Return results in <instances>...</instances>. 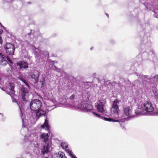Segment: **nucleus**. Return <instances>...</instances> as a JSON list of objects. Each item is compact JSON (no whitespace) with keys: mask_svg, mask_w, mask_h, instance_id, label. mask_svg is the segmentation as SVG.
<instances>
[{"mask_svg":"<svg viewBox=\"0 0 158 158\" xmlns=\"http://www.w3.org/2000/svg\"><path fill=\"white\" fill-rule=\"evenodd\" d=\"M65 151L66 152L69 153L70 156L73 158L74 157L75 155H73L72 152L69 149H67Z\"/></svg>","mask_w":158,"mask_h":158,"instance_id":"obj_29","label":"nucleus"},{"mask_svg":"<svg viewBox=\"0 0 158 158\" xmlns=\"http://www.w3.org/2000/svg\"><path fill=\"white\" fill-rule=\"evenodd\" d=\"M123 111L124 115L128 117L131 116V107L124 106Z\"/></svg>","mask_w":158,"mask_h":158,"instance_id":"obj_18","label":"nucleus"},{"mask_svg":"<svg viewBox=\"0 0 158 158\" xmlns=\"http://www.w3.org/2000/svg\"><path fill=\"white\" fill-rule=\"evenodd\" d=\"M119 124H120V125H122V124H121L120 123H119Z\"/></svg>","mask_w":158,"mask_h":158,"instance_id":"obj_53","label":"nucleus"},{"mask_svg":"<svg viewBox=\"0 0 158 158\" xmlns=\"http://www.w3.org/2000/svg\"><path fill=\"white\" fill-rule=\"evenodd\" d=\"M46 85L45 80H43L41 82V87H44Z\"/></svg>","mask_w":158,"mask_h":158,"instance_id":"obj_33","label":"nucleus"},{"mask_svg":"<svg viewBox=\"0 0 158 158\" xmlns=\"http://www.w3.org/2000/svg\"><path fill=\"white\" fill-rule=\"evenodd\" d=\"M18 78L20 80L22 79V77L21 76H19L18 77Z\"/></svg>","mask_w":158,"mask_h":158,"instance_id":"obj_39","label":"nucleus"},{"mask_svg":"<svg viewBox=\"0 0 158 158\" xmlns=\"http://www.w3.org/2000/svg\"><path fill=\"white\" fill-rule=\"evenodd\" d=\"M139 56H140V60H141V59H142V58H141V56H140V55H139Z\"/></svg>","mask_w":158,"mask_h":158,"instance_id":"obj_48","label":"nucleus"},{"mask_svg":"<svg viewBox=\"0 0 158 158\" xmlns=\"http://www.w3.org/2000/svg\"><path fill=\"white\" fill-rule=\"evenodd\" d=\"M38 136L37 135V133H35L34 134H33L31 135L30 137H33V140H32L31 141V143H32V142L33 141H36V140H37V138H38Z\"/></svg>","mask_w":158,"mask_h":158,"instance_id":"obj_25","label":"nucleus"},{"mask_svg":"<svg viewBox=\"0 0 158 158\" xmlns=\"http://www.w3.org/2000/svg\"><path fill=\"white\" fill-rule=\"evenodd\" d=\"M16 158H31V156L30 152H25L20 157L17 156Z\"/></svg>","mask_w":158,"mask_h":158,"instance_id":"obj_24","label":"nucleus"},{"mask_svg":"<svg viewBox=\"0 0 158 158\" xmlns=\"http://www.w3.org/2000/svg\"><path fill=\"white\" fill-rule=\"evenodd\" d=\"M61 146L64 149H66L68 146V144L66 142H62L61 143Z\"/></svg>","mask_w":158,"mask_h":158,"instance_id":"obj_28","label":"nucleus"},{"mask_svg":"<svg viewBox=\"0 0 158 158\" xmlns=\"http://www.w3.org/2000/svg\"><path fill=\"white\" fill-rule=\"evenodd\" d=\"M31 34V33H28V35H30Z\"/></svg>","mask_w":158,"mask_h":158,"instance_id":"obj_51","label":"nucleus"},{"mask_svg":"<svg viewBox=\"0 0 158 158\" xmlns=\"http://www.w3.org/2000/svg\"><path fill=\"white\" fill-rule=\"evenodd\" d=\"M136 115H141L144 114V113L143 112L141 111H135Z\"/></svg>","mask_w":158,"mask_h":158,"instance_id":"obj_31","label":"nucleus"},{"mask_svg":"<svg viewBox=\"0 0 158 158\" xmlns=\"http://www.w3.org/2000/svg\"><path fill=\"white\" fill-rule=\"evenodd\" d=\"M17 65L21 69H26L28 67V64L27 62L24 60H22L18 62L17 63Z\"/></svg>","mask_w":158,"mask_h":158,"instance_id":"obj_16","label":"nucleus"},{"mask_svg":"<svg viewBox=\"0 0 158 158\" xmlns=\"http://www.w3.org/2000/svg\"><path fill=\"white\" fill-rule=\"evenodd\" d=\"M73 158H77L76 156H75L74 157H73Z\"/></svg>","mask_w":158,"mask_h":158,"instance_id":"obj_50","label":"nucleus"},{"mask_svg":"<svg viewBox=\"0 0 158 158\" xmlns=\"http://www.w3.org/2000/svg\"><path fill=\"white\" fill-rule=\"evenodd\" d=\"M139 109L145 111L148 114H150L154 110V106L151 102H145L138 106Z\"/></svg>","mask_w":158,"mask_h":158,"instance_id":"obj_3","label":"nucleus"},{"mask_svg":"<svg viewBox=\"0 0 158 158\" xmlns=\"http://www.w3.org/2000/svg\"><path fill=\"white\" fill-rule=\"evenodd\" d=\"M20 111H21V113H22V111H21V110H20Z\"/></svg>","mask_w":158,"mask_h":158,"instance_id":"obj_56","label":"nucleus"},{"mask_svg":"<svg viewBox=\"0 0 158 158\" xmlns=\"http://www.w3.org/2000/svg\"><path fill=\"white\" fill-rule=\"evenodd\" d=\"M25 84L27 87L29 89H30L31 87L30 85L27 82Z\"/></svg>","mask_w":158,"mask_h":158,"instance_id":"obj_36","label":"nucleus"},{"mask_svg":"<svg viewBox=\"0 0 158 158\" xmlns=\"http://www.w3.org/2000/svg\"><path fill=\"white\" fill-rule=\"evenodd\" d=\"M36 144H34V146L35 147H37L38 146V145L36 142Z\"/></svg>","mask_w":158,"mask_h":158,"instance_id":"obj_38","label":"nucleus"},{"mask_svg":"<svg viewBox=\"0 0 158 158\" xmlns=\"http://www.w3.org/2000/svg\"><path fill=\"white\" fill-rule=\"evenodd\" d=\"M49 133H41L40 135V138L44 143H47L49 141H51L49 139Z\"/></svg>","mask_w":158,"mask_h":158,"instance_id":"obj_15","label":"nucleus"},{"mask_svg":"<svg viewBox=\"0 0 158 158\" xmlns=\"http://www.w3.org/2000/svg\"><path fill=\"white\" fill-rule=\"evenodd\" d=\"M93 114L95 115L96 117H98L99 118H100L104 119V120L108 121L109 122H118V120H115L110 118H107L106 117H104L98 114L97 113L93 112Z\"/></svg>","mask_w":158,"mask_h":158,"instance_id":"obj_17","label":"nucleus"},{"mask_svg":"<svg viewBox=\"0 0 158 158\" xmlns=\"http://www.w3.org/2000/svg\"><path fill=\"white\" fill-rule=\"evenodd\" d=\"M136 75L139 78V81H142L145 82L147 81L151 84L155 83V84L158 83V75H156L153 77H148V76H143L142 74H138L136 73Z\"/></svg>","mask_w":158,"mask_h":158,"instance_id":"obj_2","label":"nucleus"},{"mask_svg":"<svg viewBox=\"0 0 158 158\" xmlns=\"http://www.w3.org/2000/svg\"><path fill=\"white\" fill-rule=\"evenodd\" d=\"M93 47H91V48H90V50H93Z\"/></svg>","mask_w":158,"mask_h":158,"instance_id":"obj_46","label":"nucleus"},{"mask_svg":"<svg viewBox=\"0 0 158 158\" xmlns=\"http://www.w3.org/2000/svg\"><path fill=\"white\" fill-rule=\"evenodd\" d=\"M41 62H43V63H44V60L43 59H42L41 60Z\"/></svg>","mask_w":158,"mask_h":158,"instance_id":"obj_41","label":"nucleus"},{"mask_svg":"<svg viewBox=\"0 0 158 158\" xmlns=\"http://www.w3.org/2000/svg\"><path fill=\"white\" fill-rule=\"evenodd\" d=\"M104 103L103 102L99 101L97 103L96 106L98 112L105 115L106 114V111L104 109Z\"/></svg>","mask_w":158,"mask_h":158,"instance_id":"obj_10","label":"nucleus"},{"mask_svg":"<svg viewBox=\"0 0 158 158\" xmlns=\"http://www.w3.org/2000/svg\"><path fill=\"white\" fill-rule=\"evenodd\" d=\"M23 82L24 84H25L27 82L24 80V81H23Z\"/></svg>","mask_w":158,"mask_h":158,"instance_id":"obj_42","label":"nucleus"},{"mask_svg":"<svg viewBox=\"0 0 158 158\" xmlns=\"http://www.w3.org/2000/svg\"><path fill=\"white\" fill-rule=\"evenodd\" d=\"M4 48L7 54L10 55H14L15 48L13 44L10 43H6Z\"/></svg>","mask_w":158,"mask_h":158,"instance_id":"obj_6","label":"nucleus"},{"mask_svg":"<svg viewBox=\"0 0 158 158\" xmlns=\"http://www.w3.org/2000/svg\"><path fill=\"white\" fill-rule=\"evenodd\" d=\"M2 37L0 36V44H2Z\"/></svg>","mask_w":158,"mask_h":158,"instance_id":"obj_37","label":"nucleus"},{"mask_svg":"<svg viewBox=\"0 0 158 158\" xmlns=\"http://www.w3.org/2000/svg\"><path fill=\"white\" fill-rule=\"evenodd\" d=\"M106 14V15L107 17L108 18L109 17V15L107 13Z\"/></svg>","mask_w":158,"mask_h":158,"instance_id":"obj_45","label":"nucleus"},{"mask_svg":"<svg viewBox=\"0 0 158 158\" xmlns=\"http://www.w3.org/2000/svg\"><path fill=\"white\" fill-rule=\"evenodd\" d=\"M10 88L9 89V91H6L7 94L10 95L11 97L14 96L15 94V91L14 90L15 86L12 83H9Z\"/></svg>","mask_w":158,"mask_h":158,"instance_id":"obj_20","label":"nucleus"},{"mask_svg":"<svg viewBox=\"0 0 158 158\" xmlns=\"http://www.w3.org/2000/svg\"><path fill=\"white\" fill-rule=\"evenodd\" d=\"M41 127L42 129H44L46 131L49 130L50 127L48 124V120L47 118L45 119L44 123L41 125Z\"/></svg>","mask_w":158,"mask_h":158,"instance_id":"obj_22","label":"nucleus"},{"mask_svg":"<svg viewBox=\"0 0 158 158\" xmlns=\"http://www.w3.org/2000/svg\"><path fill=\"white\" fill-rule=\"evenodd\" d=\"M20 81L23 82V81H24V79L22 78V79L20 80Z\"/></svg>","mask_w":158,"mask_h":158,"instance_id":"obj_40","label":"nucleus"},{"mask_svg":"<svg viewBox=\"0 0 158 158\" xmlns=\"http://www.w3.org/2000/svg\"><path fill=\"white\" fill-rule=\"evenodd\" d=\"M33 47H34L35 50H35L34 51V54L35 56H37L39 54L40 55L41 54H43V56L44 55L45 56L48 55V56L49 55L48 52H46L45 53L43 52V51L40 50L38 48H36L34 46H33Z\"/></svg>","mask_w":158,"mask_h":158,"instance_id":"obj_21","label":"nucleus"},{"mask_svg":"<svg viewBox=\"0 0 158 158\" xmlns=\"http://www.w3.org/2000/svg\"><path fill=\"white\" fill-rule=\"evenodd\" d=\"M22 121L23 122V127L21 130V133L23 135H26L28 131V129L25 126L24 124L23 120V118H22Z\"/></svg>","mask_w":158,"mask_h":158,"instance_id":"obj_23","label":"nucleus"},{"mask_svg":"<svg viewBox=\"0 0 158 158\" xmlns=\"http://www.w3.org/2000/svg\"><path fill=\"white\" fill-rule=\"evenodd\" d=\"M51 61L52 63V64H50L49 66L48 67L46 64H45V66H44L45 68H46L47 69L49 70L51 69H54L55 71H56L58 72H60L61 73H65L64 71L62 70L61 69H59L56 67L54 65V64L56 62V61H52L51 60Z\"/></svg>","mask_w":158,"mask_h":158,"instance_id":"obj_12","label":"nucleus"},{"mask_svg":"<svg viewBox=\"0 0 158 158\" xmlns=\"http://www.w3.org/2000/svg\"><path fill=\"white\" fill-rule=\"evenodd\" d=\"M57 157L59 158H67L65 155V153L63 152H59L58 154L57 155Z\"/></svg>","mask_w":158,"mask_h":158,"instance_id":"obj_27","label":"nucleus"},{"mask_svg":"<svg viewBox=\"0 0 158 158\" xmlns=\"http://www.w3.org/2000/svg\"><path fill=\"white\" fill-rule=\"evenodd\" d=\"M24 137V138L23 140L24 143H25L27 141H28V139L27 137L26 136V135H23Z\"/></svg>","mask_w":158,"mask_h":158,"instance_id":"obj_34","label":"nucleus"},{"mask_svg":"<svg viewBox=\"0 0 158 158\" xmlns=\"http://www.w3.org/2000/svg\"><path fill=\"white\" fill-rule=\"evenodd\" d=\"M139 82L138 80L135 81L134 83V85L131 84L129 80L125 81L124 82V85H125L124 88L126 89L127 88H133V86H137L138 85Z\"/></svg>","mask_w":158,"mask_h":158,"instance_id":"obj_14","label":"nucleus"},{"mask_svg":"<svg viewBox=\"0 0 158 158\" xmlns=\"http://www.w3.org/2000/svg\"><path fill=\"white\" fill-rule=\"evenodd\" d=\"M45 158H48V157H45Z\"/></svg>","mask_w":158,"mask_h":158,"instance_id":"obj_54","label":"nucleus"},{"mask_svg":"<svg viewBox=\"0 0 158 158\" xmlns=\"http://www.w3.org/2000/svg\"><path fill=\"white\" fill-rule=\"evenodd\" d=\"M77 107L85 112H90L93 114V106L88 101H83L80 104L78 105Z\"/></svg>","mask_w":158,"mask_h":158,"instance_id":"obj_4","label":"nucleus"},{"mask_svg":"<svg viewBox=\"0 0 158 158\" xmlns=\"http://www.w3.org/2000/svg\"><path fill=\"white\" fill-rule=\"evenodd\" d=\"M108 85L109 86H110V85H112V83H109Z\"/></svg>","mask_w":158,"mask_h":158,"instance_id":"obj_44","label":"nucleus"},{"mask_svg":"<svg viewBox=\"0 0 158 158\" xmlns=\"http://www.w3.org/2000/svg\"><path fill=\"white\" fill-rule=\"evenodd\" d=\"M42 102L38 99L32 100L30 102L31 109L35 111L36 117L37 119L46 114V112L42 109Z\"/></svg>","mask_w":158,"mask_h":158,"instance_id":"obj_1","label":"nucleus"},{"mask_svg":"<svg viewBox=\"0 0 158 158\" xmlns=\"http://www.w3.org/2000/svg\"><path fill=\"white\" fill-rule=\"evenodd\" d=\"M156 18H158V17L156 16Z\"/></svg>","mask_w":158,"mask_h":158,"instance_id":"obj_55","label":"nucleus"},{"mask_svg":"<svg viewBox=\"0 0 158 158\" xmlns=\"http://www.w3.org/2000/svg\"><path fill=\"white\" fill-rule=\"evenodd\" d=\"M42 150V153L44 155L45 154L48 153L51 149L52 142L51 141H49L47 143H44Z\"/></svg>","mask_w":158,"mask_h":158,"instance_id":"obj_8","label":"nucleus"},{"mask_svg":"<svg viewBox=\"0 0 158 158\" xmlns=\"http://www.w3.org/2000/svg\"><path fill=\"white\" fill-rule=\"evenodd\" d=\"M0 32L1 33H2V32H3V31H2V30H1V31H0Z\"/></svg>","mask_w":158,"mask_h":158,"instance_id":"obj_49","label":"nucleus"},{"mask_svg":"<svg viewBox=\"0 0 158 158\" xmlns=\"http://www.w3.org/2000/svg\"><path fill=\"white\" fill-rule=\"evenodd\" d=\"M119 103V101L118 99L114 100L111 104L110 108L111 114L114 115V116L116 117L118 116V114L119 111L118 104Z\"/></svg>","mask_w":158,"mask_h":158,"instance_id":"obj_5","label":"nucleus"},{"mask_svg":"<svg viewBox=\"0 0 158 158\" xmlns=\"http://www.w3.org/2000/svg\"><path fill=\"white\" fill-rule=\"evenodd\" d=\"M23 82L24 84H25L27 82L24 80V81H23Z\"/></svg>","mask_w":158,"mask_h":158,"instance_id":"obj_43","label":"nucleus"},{"mask_svg":"<svg viewBox=\"0 0 158 158\" xmlns=\"http://www.w3.org/2000/svg\"><path fill=\"white\" fill-rule=\"evenodd\" d=\"M121 85V84H119V85L120 86V87H121V85Z\"/></svg>","mask_w":158,"mask_h":158,"instance_id":"obj_52","label":"nucleus"},{"mask_svg":"<svg viewBox=\"0 0 158 158\" xmlns=\"http://www.w3.org/2000/svg\"><path fill=\"white\" fill-rule=\"evenodd\" d=\"M0 26H1L2 28H3L5 31H6V28L5 27H4L2 25V23H0Z\"/></svg>","mask_w":158,"mask_h":158,"instance_id":"obj_35","label":"nucleus"},{"mask_svg":"<svg viewBox=\"0 0 158 158\" xmlns=\"http://www.w3.org/2000/svg\"><path fill=\"white\" fill-rule=\"evenodd\" d=\"M151 44L150 40V37L144 36L142 40V48H145L146 49L150 48Z\"/></svg>","mask_w":158,"mask_h":158,"instance_id":"obj_9","label":"nucleus"},{"mask_svg":"<svg viewBox=\"0 0 158 158\" xmlns=\"http://www.w3.org/2000/svg\"><path fill=\"white\" fill-rule=\"evenodd\" d=\"M8 61L10 63H12V61L8 56H5L0 52V64L2 66H6Z\"/></svg>","mask_w":158,"mask_h":158,"instance_id":"obj_7","label":"nucleus"},{"mask_svg":"<svg viewBox=\"0 0 158 158\" xmlns=\"http://www.w3.org/2000/svg\"><path fill=\"white\" fill-rule=\"evenodd\" d=\"M0 115H2V116H3V114H2V113H0Z\"/></svg>","mask_w":158,"mask_h":158,"instance_id":"obj_47","label":"nucleus"},{"mask_svg":"<svg viewBox=\"0 0 158 158\" xmlns=\"http://www.w3.org/2000/svg\"><path fill=\"white\" fill-rule=\"evenodd\" d=\"M154 94L156 98V103H154L156 107L158 108V91H155L154 92Z\"/></svg>","mask_w":158,"mask_h":158,"instance_id":"obj_26","label":"nucleus"},{"mask_svg":"<svg viewBox=\"0 0 158 158\" xmlns=\"http://www.w3.org/2000/svg\"><path fill=\"white\" fill-rule=\"evenodd\" d=\"M21 95L22 99L24 102L27 101L29 96V92L26 88L22 87L21 89Z\"/></svg>","mask_w":158,"mask_h":158,"instance_id":"obj_11","label":"nucleus"},{"mask_svg":"<svg viewBox=\"0 0 158 158\" xmlns=\"http://www.w3.org/2000/svg\"><path fill=\"white\" fill-rule=\"evenodd\" d=\"M40 73L38 70L34 71L33 73L31 75V77L34 83L38 82L40 76Z\"/></svg>","mask_w":158,"mask_h":158,"instance_id":"obj_13","label":"nucleus"},{"mask_svg":"<svg viewBox=\"0 0 158 158\" xmlns=\"http://www.w3.org/2000/svg\"><path fill=\"white\" fill-rule=\"evenodd\" d=\"M149 53V55H151L153 57V60L154 61V62H155L154 60L155 59H156V58H154L155 57V55L154 54V52H153V51L151 50Z\"/></svg>","mask_w":158,"mask_h":158,"instance_id":"obj_32","label":"nucleus"},{"mask_svg":"<svg viewBox=\"0 0 158 158\" xmlns=\"http://www.w3.org/2000/svg\"><path fill=\"white\" fill-rule=\"evenodd\" d=\"M78 99L76 97L75 94H73L71 95L69 98V101L70 104L76 105L77 104V101Z\"/></svg>","mask_w":158,"mask_h":158,"instance_id":"obj_19","label":"nucleus"},{"mask_svg":"<svg viewBox=\"0 0 158 158\" xmlns=\"http://www.w3.org/2000/svg\"><path fill=\"white\" fill-rule=\"evenodd\" d=\"M139 1L142 3L144 5L147 9H149V10H150L148 8V6H147V3H146L147 0H139Z\"/></svg>","mask_w":158,"mask_h":158,"instance_id":"obj_30","label":"nucleus"}]
</instances>
